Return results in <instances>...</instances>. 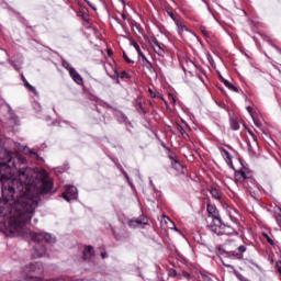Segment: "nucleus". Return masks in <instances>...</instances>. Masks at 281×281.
I'll use <instances>...</instances> for the list:
<instances>
[{"label":"nucleus","instance_id":"1","mask_svg":"<svg viewBox=\"0 0 281 281\" xmlns=\"http://www.w3.org/2000/svg\"><path fill=\"white\" fill-rule=\"evenodd\" d=\"M36 171L25 164L18 168L10 162H0L2 202L32 221L36 210Z\"/></svg>","mask_w":281,"mask_h":281},{"label":"nucleus","instance_id":"2","mask_svg":"<svg viewBox=\"0 0 281 281\" xmlns=\"http://www.w3.org/2000/svg\"><path fill=\"white\" fill-rule=\"evenodd\" d=\"M0 217L8 218L7 232L12 236H22L27 240L36 243V233L27 228L30 221H25L23 213L16 211L0 199Z\"/></svg>","mask_w":281,"mask_h":281},{"label":"nucleus","instance_id":"3","mask_svg":"<svg viewBox=\"0 0 281 281\" xmlns=\"http://www.w3.org/2000/svg\"><path fill=\"white\" fill-rule=\"evenodd\" d=\"M37 188H36V205H38V196H45L47 194H56L54 190V180L49 178V173L45 169L36 170Z\"/></svg>","mask_w":281,"mask_h":281},{"label":"nucleus","instance_id":"4","mask_svg":"<svg viewBox=\"0 0 281 281\" xmlns=\"http://www.w3.org/2000/svg\"><path fill=\"white\" fill-rule=\"evenodd\" d=\"M25 157L14 154L5 148L0 149V164H12L13 168H18L19 166H25L26 164Z\"/></svg>","mask_w":281,"mask_h":281},{"label":"nucleus","instance_id":"5","mask_svg":"<svg viewBox=\"0 0 281 281\" xmlns=\"http://www.w3.org/2000/svg\"><path fill=\"white\" fill-rule=\"evenodd\" d=\"M36 243H37V258H44V256H47V250L45 248V245L41 243H47L48 245H54V243H56V237L52 236V234L37 232Z\"/></svg>","mask_w":281,"mask_h":281},{"label":"nucleus","instance_id":"6","mask_svg":"<svg viewBox=\"0 0 281 281\" xmlns=\"http://www.w3.org/2000/svg\"><path fill=\"white\" fill-rule=\"evenodd\" d=\"M235 180L237 183H243L244 188H247L248 190H254V186H256L251 176L243 170L235 173Z\"/></svg>","mask_w":281,"mask_h":281},{"label":"nucleus","instance_id":"7","mask_svg":"<svg viewBox=\"0 0 281 281\" xmlns=\"http://www.w3.org/2000/svg\"><path fill=\"white\" fill-rule=\"evenodd\" d=\"M223 222H221V217H212V223L211 225L207 226V228L210 229V232H212L213 234H216L217 236H223V234L225 232L223 231Z\"/></svg>","mask_w":281,"mask_h":281},{"label":"nucleus","instance_id":"8","mask_svg":"<svg viewBox=\"0 0 281 281\" xmlns=\"http://www.w3.org/2000/svg\"><path fill=\"white\" fill-rule=\"evenodd\" d=\"M66 192L61 194V198L70 203L71 201H76L78 199V189L75 186H66Z\"/></svg>","mask_w":281,"mask_h":281},{"label":"nucleus","instance_id":"9","mask_svg":"<svg viewBox=\"0 0 281 281\" xmlns=\"http://www.w3.org/2000/svg\"><path fill=\"white\" fill-rule=\"evenodd\" d=\"M24 273L27 280H34L36 278V265L31 263L24 268Z\"/></svg>","mask_w":281,"mask_h":281},{"label":"nucleus","instance_id":"10","mask_svg":"<svg viewBox=\"0 0 281 281\" xmlns=\"http://www.w3.org/2000/svg\"><path fill=\"white\" fill-rule=\"evenodd\" d=\"M151 47L154 52H156L159 56H165L166 50L164 49V46L159 43V41H157V38L151 40Z\"/></svg>","mask_w":281,"mask_h":281},{"label":"nucleus","instance_id":"11","mask_svg":"<svg viewBox=\"0 0 281 281\" xmlns=\"http://www.w3.org/2000/svg\"><path fill=\"white\" fill-rule=\"evenodd\" d=\"M69 76L72 78L74 82L77 85H82V76L76 71V68L70 69Z\"/></svg>","mask_w":281,"mask_h":281},{"label":"nucleus","instance_id":"12","mask_svg":"<svg viewBox=\"0 0 281 281\" xmlns=\"http://www.w3.org/2000/svg\"><path fill=\"white\" fill-rule=\"evenodd\" d=\"M218 78L221 82H223V85L227 87V89H229L231 91H235V93H238V89L236 88V86H233L232 82H229L227 79H224L221 74H218Z\"/></svg>","mask_w":281,"mask_h":281},{"label":"nucleus","instance_id":"13","mask_svg":"<svg viewBox=\"0 0 281 281\" xmlns=\"http://www.w3.org/2000/svg\"><path fill=\"white\" fill-rule=\"evenodd\" d=\"M93 256H94L93 247L87 246L83 250V260H91Z\"/></svg>","mask_w":281,"mask_h":281},{"label":"nucleus","instance_id":"14","mask_svg":"<svg viewBox=\"0 0 281 281\" xmlns=\"http://www.w3.org/2000/svg\"><path fill=\"white\" fill-rule=\"evenodd\" d=\"M130 227H139L140 225H148V222L142 220H131L128 222Z\"/></svg>","mask_w":281,"mask_h":281},{"label":"nucleus","instance_id":"15","mask_svg":"<svg viewBox=\"0 0 281 281\" xmlns=\"http://www.w3.org/2000/svg\"><path fill=\"white\" fill-rule=\"evenodd\" d=\"M220 153L222 154V156L224 157V159H226V164H232V155L229 154V151H227L225 148L220 147Z\"/></svg>","mask_w":281,"mask_h":281},{"label":"nucleus","instance_id":"16","mask_svg":"<svg viewBox=\"0 0 281 281\" xmlns=\"http://www.w3.org/2000/svg\"><path fill=\"white\" fill-rule=\"evenodd\" d=\"M222 232H224L223 236H232V234H238V233H236V231H234L229 226H226L225 224H223V226H222Z\"/></svg>","mask_w":281,"mask_h":281},{"label":"nucleus","instance_id":"17","mask_svg":"<svg viewBox=\"0 0 281 281\" xmlns=\"http://www.w3.org/2000/svg\"><path fill=\"white\" fill-rule=\"evenodd\" d=\"M132 45H133L134 49H136L138 56H140L142 60H146V55H144V53H142V48H139V44H137L135 41H132Z\"/></svg>","mask_w":281,"mask_h":281},{"label":"nucleus","instance_id":"18","mask_svg":"<svg viewBox=\"0 0 281 281\" xmlns=\"http://www.w3.org/2000/svg\"><path fill=\"white\" fill-rule=\"evenodd\" d=\"M171 166L175 168V170H177L178 172H181V170H183V165H181V162H179V160L173 159V162H171Z\"/></svg>","mask_w":281,"mask_h":281},{"label":"nucleus","instance_id":"19","mask_svg":"<svg viewBox=\"0 0 281 281\" xmlns=\"http://www.w3.org/2000/svg\"><path fill=\"white\" fill-rule=\"evenodd\" d=\"M22 80L24 82V87L31 91L32 93H35L36 89L34 88V86L30 85V82H27V79H25V77H22Z\"/></svg>","mask_w":281,"mask_h":281},{"label":"nucleus","instance_id":"20","mask_svg":"<svg viewBox=\"0 0 281 281\" xmlns=\"http://www.w3.org/2000/svg\"><path fill=\"white\" fill-rule=\"evenodd\" d=\"M211 196H213V199H215L216 201H220L221 199V193L218 192V189L216 188H211Z\"/></svg>","mask_w":281,"mask_h":281},{"label":"nucleus","instance_id":"21","mask_svg":"<svg viewBox=\"0 0 281 281\" xmlns=\"http://www.w3.org/2000/svg\"><path fill=\"white\" fill-rule=\"evenodd\" d=\"M176 25L178 27L179 34H181V32L188 31V29H186V25H183V23H181V21H179V20H176Z\"/></svg>","mask_w":281,"mask_h":281},{"label":"nucleus","instance_id":"22","mask_svg":"<svg viewBox=\"0 0 281 281\" xmlns=\"http://www.w3.org/2000/svg\"><path fill=\"white\" fill-rule=\"evenodd\" d=\"M231 128L233 131H238V128H240V124H238V121H236L235 119H231Z\"/></svg>","mask_w":281,"mask_h":281},{"label":"nucleus","instance_id":"23","mask_svg":"<svg viewBox=\"0 0 281 281\" xmlns=\"http://www.w3.org/2000/svg\"><path fill=\"white\" fill-rule=\"evenodd\" d=\"M143 66L146 67V69H148L149 71H153V64L150 61H148V59H143Z\"/></svg>","mask_w":281,"mask_h":281},{"label":"nucleus","instance_id":"24","mask_svg":"<svg viewBox=\"0 0 281 281\" xmlns=\"http://www.w3.org/2000/svg\"><path fill=\"white\" fill-rule=\"evenodd\" d=\"M61 65H63V68H64V69H67V71H68L69 74L71 72V69H75L74 67H71V66L69 65V61H67V60H63Z\"/></svg>","mask_w":281,"mask_h":281},{"label":"nucleus","instance_id":"25","mask_svg":"<svg viewBox=\"0 0 281 281\" xmlns=\"http://www.w3.org/2000/svg\"><path fill=\"white\" fill-rule=\"evenodd\" d=\"M200 273H201L202 281H214L212 280V277H210V273L207 272H200Z\"/></svg>","mask_w":281,"mask_h":281},{"label":"nucleus","instance_id":"26","mask_svg":"<svg viewBox=\"0 0 281 281\" xmlns=\"http://www.w3.org/2000/svg\"><path fill=\"white\" fill-rule=\"evenodd\" d=\"M10 122L11 124H13L14 126H19V117L16 115H12L10 117Z\"/></svg>","mask_w":281,"mask_h":281},{"label":"nucleus","instance_id":"27","mask_svg":"<svg viewBox=\"0 0 281 281\" xmlns=\"http://www.w3.org/2000/svg\"><path fill=\"white\" fill-rule=\"evenodd\" d=\"M164 218H165V223H167V225H169V228L172 229L175 227V223H172L170 218L166 215H164Z\"/></svg>","mask_w":281,"mask_h":281},{"label":"nucleus","instance_id":"28","mask_svg":"<svg viewBox=\"0 0 281 281\" xmlns=\"http://www.w3.org/2000/svg\"><path fill=\"white\" fill-rule=\"evenodd\" d=\"M207 212H209V214H216V206L209 204Z\"/></svg>","mask_w":281,"mask_h":281},{"label":"nucleus","instance_id":"29","mask_svg":"<svg viewBox=\"0 0 281 281\" xmlns=\"http://www.w3.org/2000/svg\"><path fill=\"white\" fill-rule=\"evenodd\" d=\"M263 236L268 240L269 245H274L273 238H271V236H269L267 233H263Z\"/></svg>","mask_w":281,"mask_h":281},{"label":"nucleus","instance_id":"30","mask_svg":"<svg viewBox=\"0 0 281 281\" xmlns=\"http://www.w3.org/2000/svg\"><path fill=\"white\" fill-rule=\"evenodd\" d=\"M252 121H254L255 126H257L258 128H260V126H262V123H260V122L258 121V119H256V117L252 116Z\"/></svg>","mask_w":281,"mask_h":281},{"label":"nucleus","instance_id":"31","mask_svg":"<svg viewBox=\"0 0 281 281\" xmlns=\"http://www.w3.org/2000/svg\"><path fill=\"white\" fill-rule=\"evenodd\" d=\"M249 134L251 135L256 146H258V137L255 136L254 132L249 131Z\"/></svg>","mask_w":281,"mask_h":281},{"label":"nucleus","instance_id":"32","mask_svg":"<svg viewBox=\"0 0 281 281\" xmlns=\"http://www.w3.org/2000/svg\"><path fill=\"white\" fill-rule=\"evenodd\" d=\"M237 249H238L239 254H245V251H247V247H245V246H239Z\"/></svg>","mask_w":281,"mask_h":281},{"label":"nucleus","instance_id":"33","mask_svg":"<svg viewBox=\"0 0 281 281\" xmlns=\"http://www.w3.org/2000/svg\"><path fill=\"white\" fill-rule=\"evenodd\" d=\"M123 58L124 60H126V63H133V60H131V58H128V56L125 55V53L123 54Z\"/></svg>","mask_w":281,"mask_h":281},{"label":"nucleus","instance_id":"34","mask_svg":"<svg viewBox=\"0 0 281 281\" xmlns=\"http://www.w3.org/2000/svg\"><path fill=\"white\" fill-rule=\"evenodd\" d=\"M247 111L251 115V117H254V114H252L254 109L251 106H247Z\"/></svg>","mask_w":281,"mask_h":281},{"label":"nucleus","instance_id":"35","mask_svg":"<svg viewBox=\"0 0 281 281\" xmlns=\"http://www.w3.org/2000/svg\"><path fill=\"white\" fill-rule=\"evenodd\" d=\"M276 267H277L279 273H281V261H278Z\"/></svg>","mask_w":281,"mask_h":281},{"label":"nucleus","instance_id":"36","mask_svg":"<svg viewBox=\"0 0 281 281\" xmlns=\"http://www.w3.org/2000/svg\"><path fill=\"white\" fill-rule=\"evenodd\" d=\"M19 150H22L23 153H30V149L26 147H20Z\"/></svg>","mask_w":281,"mask_h":281},{"label":"nucleus","instance_id":"37","mask_svg":"<svg viewBox=\"0 0 281 281\" xmlns=\"http://www.w3.org/2000/svg\"><path fill=\"white\" fill-rule=\"evenodd\" d=\"M126 76H128V74H126V71H123L120 78H126Z\"/></svg>","mask_w":281,"mask_h":281},{"label":"nucleus","instance_id":"38","mask_svg":"<svg viewBox=\"0 0 281 281\" xmlns=\"http://www.w3.org/2000/svg\"><path fill=\"white\" fill-rule=\"evenodd\" d=\"M101 258H109V255L106 252H102Z\"/></svg>","mask_w":281,"mask_h":281},{"label":"nucleus","instance_id":"39","mask_svg":"<svg viewBox=\"0 0 281 281\" xmlns=\"http://www.w3.org/2000/svg\"><path fill=\"white\" fill-rule=\"evenodd\" d=\"M250 157H254L256 154L254 153V149H249Z\"/></svg>","mask_w":281,"mask_h":281},{"label":"nucleus","instance_id":"40","mask_svg":"<svg viewBox=\"0 0 281 281\" xmlns=\"http://www.w3.org/2000/svg\"><path fill=\"white\" fill-rule=\"evenodd\" d=\"M169 159H171V164H172V162H175V159H177V158H175V156L170 155Z\"/></svg>","mask_w":281,"mask_h":281},{"label":"nucleus","instance_id":"41","mask_svg":"<svg viewBox=\"0 0 281 281\" xmlns=\"http://www.w3.org/2000/svg\"><path fill=\"white\" fill-rule=\"evenodd\" d=\"M169 16H170L173 21H177V20L175 19V14H173V13H169Z\"/></svg>","mask_w":281,"mask_h":281},{"label":"nucleus","instance_id":"42","mask_svg":"<svg viewBox=\"0 0 281 281\" xmlns=\"http://www.w3.org/2000/svg\"><path fill=\"white\" fill-rule=\"evenodd\" d=\"M224 267H227L228 269H232V265L224 263Z\"/></svg>","mask_w":281,"mask_h":281},{"label":"nucleus","instance_id":"43","mask_svg":"<svg viewBox=\"0 0 281 281\" xmlns=\"http://www.w3.org/2000/svg\"><path fill=\"white\" fill-rule=\"evenodd\" d=\"M3 142V136L0 134V144Z\"/></svg>","mask_w":281,"mask_h":281},{"label":"nucleus","instance_id":"44","mask_svg":"<svg viewBox=\"0 0 281 281\" xmlns=\"http://www.w3.org/2000/svg\"><path fill=\"white\" fill-rule=\"evenodd\" d=\"M108 54H109V56H111V55H113V52H111V50H108Z\"/></svg>","mask_w":281,"mask_h":281},{"label":"nucleus","instance_id":"45","mask_svg":"<svg viewBox=\"0 0 281 281\" xmlns=\"http://www.w3.org/2000/svg\"><path fill=\"white\" fill-rule=\"evenodd\" d=\"M122 19L126 20V14H122Z\"/></svg>","mask_w":281,"mask_h":281},{"label":"nucleus","instance_id":"46","mask_svg":"<svg viewBox=\"0 0 281 281\" xmlns=\"http://www.w3.org/2000/svg\"><path fill=\"white\" fill-rule=\"evenodd\" d=\"M277 223H279L280 227H281V223H280V220L277 217Z\"/></svg>","mask_w":281,"mask_h":281},{"label":"nucleus","instance_id":"47","mask_svg":"<svg viewBox=\"0 0 281 281\" xmlns=\"http://www.w3.org/2000/svg\"><path fill=\"white\" fill-rule=\"evenodd\" d=\"M88 3V5H90V8H93V5L91 4V2H87Z\"/></svg>","mask_w":281,"mask_h":281},{"label":"nucleus","instance_id":"48","mask_svg":"<svg viewBox=\"0 0 281 281\" xmlns=\"http://www.w3.org/2000/svg\"><path fill=\"white\" fill-rule=\"evenodd\" d=\"M38 159H41V157L36 156V160L38 161Z\"/></svg>","mask_w":281,"mask_h":281},{"label":"nucleus","instance_id":"49","mask_svg":"<svg viewBox=\"0 0 281 281\" xmlns=\"http://www.w3.org/2000/svg\"><path fill=\"white\" fill-rule=\"evenodd\" d=\"M126 179H128V176L125 173Z\"/></svg>","mask_w":281,"mask_h":281}]
</instances>
